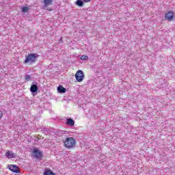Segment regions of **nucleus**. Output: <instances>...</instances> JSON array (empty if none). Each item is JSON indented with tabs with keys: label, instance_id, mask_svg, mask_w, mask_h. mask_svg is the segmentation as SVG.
Instances as JSON below:
<instances>
[{
	"label": "nucleus",
	"instance_id": "obj_7",
	"mask_svg": "<svg viewBox=\"0 0 175 175\" xmlns=\"http://www.w3.org/2000/svg\"><path fill=\"white\" fill-rule=\"evenodd\" d=\"M165 17L168 21H172L174 17V12L169 11L167 14H165Z\"/></svg>",
	"mask_w": 175,
	"mask_h": 175
},
{
	"label": "nucleus",
	"instance_id": "obj_9",
	"mask_svg": "<svg viewBox=\"0 0 175 175\" xmlns=\"http://www.w3.org/2000/svg\"><path fill=\"white\" fill-rule=\"evenodd\" d=\"M57 92H59V94H65L66 92V89L62 85H59L57 87Z\"/></svg>",
	"mask_w": 175,
	"mask_h": 175
},
{
	"label": "nucleus",
	"instance_id": "obj_8",
	"mask_svg": "<svg viewBox=\"0 0 175 175\" xmlns=\"http://www.w3.org/2000/svg\"><path fill=\"white\" fill-rule=\"evenodd\" d=\"M38 90H39V88H38V85L36 84L31 85L30 88V91L32 94H38Z\"/></svg>",
	"mask_w": 175,
	"mask_h": 175
},
{
	"label": "nucleus",
	"instance_id": "obj_16",
	"mask_svg": "<svg viewBox=\"0 0 175 175\" xmlns=\"http://www.w3.org/2000/svg\"><path fill=\"white\" fill-rule=\"evenodd\" d=\"M25 79V80H27V81H29V80H31V76H29V75H26Z\"/></svg>",
	"mask_w": 175,
	"mask_h": 175
},
{
	"label": "nucleus",
	"instance_id": "obj_6",
	"mask_svg": "<svg viewBox=\"0 0 175 175\" xmlns=\"http://www.w3.org/2000/svg\"><path fill=\"white\" fill-rule=\"evenodd\" d=\"M32 154L33 157H35V158L42 157V152H40L38 148H34L32 151Z\"/></svg>",
	"mask_w": 175,
	"mask_h": 175
},
{
	"label": "nucleus",
	"instance_id": "obj_10",
	"mask_svg": "<svg viewBox=\"0 0 175 175\" xmlns=\"http://www.w3.org/2000/svg\"><path fill=\"white\" fill-rule=\"evenodd\" d=\"M66 125H69L70 126H75V120L72 118H68L66 120Z\"/></svg>",
	"mask_w": 175,
	"mask_h": 175
},
{
	"label": "nucleus",
	"instance_id": "obj_13",
	"mask_svg": "<svg viewBox=\"0 0 175 175\" xmlns=\"http://www.w3.org/2000/svg\"><path fill=\"white\" fill-rule=\"evenodd\" d=\"M44 175H55V174H54L51 170L46 169L44 172Z\"/></svg>",
	"mask_w": 175,
	"mask_h": 175
},
{
	"label": "nucleus",
	"instance_id": "obj_4",
	"mask_svg": "<svg viewBox=\"0 0 175 175\" xmlns=\"http://www.w3.org/2000/svg\"><path fill=\"white\" fill-rule=\"evenodd\" d=\"M75 79L79 83L83 81V79H84V72H83V70H79L76 72Z\"/></svg>",
	"mask_w": 175,
	"mask_h": 175
},
{
	"label": "nucleus",
	"instance_id": "obj_15",
	"mask_svg": "<svg viewBox=\"0 0 175 175\" xmlns=\"http://www.w3.org/2000/svg\"><path fill=\"white\" fill-rule=\"evenodd\" d=\"M81 59H82L83 61H87L88 59V56H87V55H82L81 57Z\"/></svg>",
	"mask_w": 175,
	"mask_h": 175
},
{
	"label": "nucleus",
	"instance_id": "obj_17",
	"mask_svg": "<svg viewBox=\"0 0 175 175\" xmlns=\"http://www.w3.org/2000/svg\"><path fill=\"white\" fill-rule=\"evenodd\" d=\"M2 117H3V113L0 110V120L2 118Z\"/></svg>",
	"mask_w": 175,
	"mask_h": 175
},
{
	"label": "nucleus",
	"instance_id": "obj_2",
	"mask_svg": "<svg viewBox=\"0 0 175 175\" xmlns=\"http://www.w3.org/2000/svg\"><path fill=\"white\" fill-rule=\"evenodd\" d=\"M76 146V139L73 137H68L64 141V147L68 148V150H70V148H73Z\"/></svg>",
	"mask_w": 175,
	"mask_h": 175
},
{
	"label": "nucleus",
	"instance_id": "obj_1",
	"mask_svg": "<svg viewBox=\"0 0 175 175\" xmlns=\"http://www.w3.org/2000/svg\"><path fill=\"white\" fill-rule=\"evenodd\" d=\"M39 57L38 53H30L26 56V59L24 61V64H35L36 59Z\"/></svg>",
	"mask_w": 175,
	"mask_h": 175
},
{
	"label": "nucleus",
	"instance_id": "obj_11",
	"mask_svg": "<svg viewBox=\"0 0 175 175\" xmlns=\"http://www.w3.org/2000/svg\"><path fill=\"white\" fill-rule=\"evenodd\" d=\"M75 5L79 6V8H83L84 6V1L83 0H77Z\"/></svg>",
	"mask_w": 175,
	"mask_h": 175
},
{
	"label": "nucleus",
	"instance_id": "obj_14",
	"mask_svg": "<svg viewBox=\"0 0 175 175\" xmlns=\"http://www.w3.org/2000/svg\"><path fill=\"white\" fill-rule=\"evenodd\" d=\"M28 10H29V8L25 6L22 8V12L23 13H27V12H28Z\"/></svg>",
	"mask_w": 175,
	"mask_h": 175
},
{
	"label": "nucleus",
	"instance_id": "obj_12",
	"mask_svg": "<svg viewBox=\"0 0 175 175\" xmlns=\"http://www.w3.org/2000/svg\"><path fill=\"white\" fill-rule=\"evenodd\" d=\"M5 157L10 159H12V158H14V154L12 152H10V151H8L5 153Z\"/></svg>",
	"mask_w": 175,
	"mask_h": 175
},
{
	"label": "nucleus",
	"instance_id": "obj_18",
	"mask_svg": "<svg viewBox=\"0 0 175 175\" xmlns=\"http://www.w3.org/2000/svg\"><path fill=\"white\" fill-rule=\"evenodd\" d=\"M85 3H88V2H91V0H83Z\"/></svg>",
	"mask_w": 175,
	"mask_h": 175
},
{
	"label": "nucleus",
	"instance_id": "obj_3",
	"mask_svg": "<svg viewBox=\"0 0 175 175\" xmlns=\"http://www.w3.org/2000/svg\"><path fill=\"white\" fill-rule=\"evenodd\" d=\"M50 5H53V0H44L43 9L49 12H53V8H49Z\"/></svg>",
	"mask_w": 175,
	"mask_h": 175
},
{
	"label": "nucleus",
	"instance_id": "obj_5",
	"mask_svg": "<svg viewBox=\"0 0 175 175\" xmlns=\"http://www.w3.org/2000/svg\"><path fill=\"white\" fill-rule=\"evenodd\" d=\"M8 169L11 172H13L14 173H21V171H20V169H18V167L14 165H8Z\"/></svg>",
	"mask_w": 175,
	"mask_h": 175
}]
</instances>
